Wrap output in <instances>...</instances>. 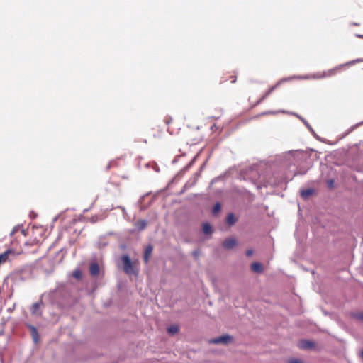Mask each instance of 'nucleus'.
<instances>
[{"label":"nucleus","mask_w":363,"mask_h":363,"mask_svg":"<svg viewBox=\"0 0 363 363\" xmlns=\"http://www.w3.org/2000/svg\"><path fill=\"white\" fill-rule=\"evenodd\" d=\"M221 206L219 203H217L215 204L213 208V213L216 214L220 211Z\"/></svg>","instance_id":"16"},{"label":"nucleus","mask_w":363,"mask_h":363,"mask_svg":"<svg viewBox=\"0 0 363 363\" xmlns=\"http://www.w3.org/2000/svg\"><path fill=\"white\" fill-rule=\"evenodd\" d=\"M41 303H35L32 306L31 311L33 314H36L39 308L40 307Z\"/></svg>","instance_id":"14"},{"label":"nucleus","mask_w":363,"mask_h":363,"mask_svg":"<svg viewBox=\"0 0 363 363\" xmlns=\"http://www.w3.org/2000/svg\"><path fill=\"white\" fill-rule=\"evenodd\" d=\"M194 255L195 257H197L199 256V252L195 251V252H194Z\"/></svg>","instance_id":"25"},{"label":"nucleus","mask_w":363,"mask_h":363,"mask_svg":"<svg viewBox=\"0 0 363 363\" xmlns=\"http://www.w3.org/2000/svg\"><path fill=\"white\" fill-rule=\"evenodd\" d=\"M355 318L360 320H363V313L356 314Z\"/></svg>","instance_id":"21"},{"label":"nucleus","mask_w":363,"mask_h":363,"mask_svg":"<svg viewBox=\"0 0 363 363\" xmlns=\"http://www.w3.org/2000/svg\"><path fill=\"white\" fill-rule=\"evenodd\" d=\"M313 192V189H308L301 191V196L304 198L308 197Z\"/></svg>","instance_id":"15"},{"label":"nucleus","mask_w":363,"mask_h":363,"mask_svg":"<svg viewBox=\"0 0 363 363\" xmlns=\"http://www.w3.org/2000/svg\"><path fill=\"white\" fill-rule=\"evenodd\" d=\"M215 128V124L211 127V129Z\"/></svg>","instance_id":"28"},{"label":"nucleus","mask_w":363,"mask_h":363,"mask_svg":"<svg viewBox=\"0 0 363 363\" xmlns=\"http://www.w3.org/2000/svg\"><path fill=\"white\" fill-rule=\"evenodd\" d=\"M203 232L206 235H210L213 233L212 228L209 223H205L203 224Z\"/></svg>","instance_id":"11"},{"label":"nucleus","mask_w":363,"mask_h":363,"mask_svg":"<svg viewBox=\"0 0 363 363\" xmlns=\"http://www.w3.org/2000/svg\"><path fill=\"white\" fill-rule=\"evenodd\" d=\"M167 332L170 335H174L179 332V327L176 325H170L167 328Z\"/></svg>","instance_id":"12"},{"label":"nucleus","mask_w":363,"mask_h":363,"mask_svg":"<svg viewBox=\"0 0 363 363\" xmlns=\"http://www.w3.org/2000/svg\"><path fill=\"white\" fill-rule=\"evenodd\" d=\"M227 80H228L227 79H224V78H223V79L222 80V82H222V83H224V82H225Z\"/></svg>","instance_id":"27"},{"label":"nucleus","mask_w":363,"mask_h":363,"mask_svg":"<svg viewBox=\"0 0 363 363\" xmlns=\"http://www.w3.org/2000/svg\"><path fill=\"white\" fill-rule=\"evenodd\" d=\"M1 264V263L0 262V265Z\"/></svg>","instance_id":"30"},{"label":"nucleus","mask_w":363,"mask_h":363,"mask_svg":"<svg viewBox=\"0 0 363 363\" xmlns=\"http://www.w3.org/2000/svg\"><path fill=\"white\" fill-rule=\"evenodd\" d=\"M360 357L363 359V350L360 352Z\"/></svg>","instance_id":"26"},{"label":"nucleus","mask_w":363,"mask_h":363,"mask_svg":"<svg viewBox=\"0 0 363 363\" xmlns=\"http://www.w3.org/2000/svg\"><path fill=\"white\" fill-rule=\"evenodd\" d=\"M326 184L328 188L333 189L334 187L335 181L333 179H328Z\"/></svg>","instance_id":"18"},{"label":"nucleus","mask_w":363,"mask_h":363,"mask_svg":"<svg viewBox=\"0 0 363 363\" xmlns=\"http://www.w3.org/2000/svg\"><path fill=\"white\" fill-rule=\"evenodd\" d=\"M147 223L145 220H141L138 222V225L140 229H143L145 228Z\"/></svg>","instance_id":"20"},{"label":"nucleus","mask_w":363,"mask_h":363,"mask_svg":"<svg viewBox=\"0 0 363 363\" xmlns=\"http://www.w3.org/2000/svg\"><path fill=\"white\" fill-rule=\"evenodd\" d=\"M288 363H303L301 359H290L287 362Z\"/></svg>","instance_id":"19"},{"label":"nucleus","mask_w":363,"mask_h":363,"mask_svg":"<svg viewBox=\"0 0 363 363\" xmlns=\"http://www.w3.org/2000/svg\"><path fill=\"white\" fill-rule=\"evenodd\" d=\"M236 245V240L233 238H226L223 242V246L226 250H230Z\"/></svg>","instance_id":"6"},{"label":"nucleus","mask_w":363,"mask_h":363,"mask_svg":"<svg viewBox=\"0 0 363 363\" xmlns=\"http://www.w3.org/2000/svg\"><path fill=\"white\" fill-rule=\"evenodd\" d=\"M152 245H147L145 250V252H144V257H143V259H144V262L145 263H147L148 261H149V258H150V256L151 255L152 252Z\"/></svg>","instance_id":"9"},{"label":"nucleus","mask_w":363,"mask_h":363,"mask_svg":"<svg viewBox=\"0 0 363 363\" xmlns=\"http://www.w3.org/2000/svg\"><path fill=\"white\" fill-rule=\"evenodd\" d=\"M89 272L91 276L96 277L99 274L100 269L97 263H91L89 267Z\"/></svg>","instance_id":"8"},{"label":"nucleus","mask_w":363,"mask_h":363,"mask_svg":"<svg viewBox=\"0 0 363 363\" xmlns=\"http://www.w3.org/2000/svg\"><path fill=\"white\" fill-rule=\"evenodd\" d=\"M251 269L254 272L261 273L263 271V267L262 264H260L259 262H254L251 264Z\"/></svg>","instance_id":"10"},{"label":"nucleus","mask_w":363,"mask_h":363,"mask_svg":"<svg viewBox=\"0 0 363 363\" xmlns=\"http://www.w3.org/2000/svg\"><path fill=\"white\" fill-rule=\"evenodd\" d=\"M21 255V252H16L14 250L8 249L4 252L0 254V262L4 264L7 261L14 259L16 256Z\"/></svg>","instance_id":"1"},{"label":"nucleus","mask_w":363,"mask_h":363,"mask_svg":"<svg viewBox=\"0 0 363 363\" xmlns=\"http://www.w3.org/2000/svg\"><path fill=\"white\" fill-rule=\"evenodd\" d=\"M226 222L228 225H231L235 223V218L233 213H229L226 218Z\"/></svg>","instance_id":"13"},{"label":"nucleus","mask_w":363,"mask_h":363,"mask_svg":"<svg viewBox=\"0 0 363 363\" xmlns=\"http://www.w3.org/2000/svg\"><path fill=\"white\" fill-rule=\"evenodd\" d=\"M298 78L297 77H290L288 78H284L279 80L274 84V86H271L268 91L265 93V94L262 97L261 101L264 100L265 98H267L271 93H272L277 87L280 86V84L284 82H287L294 79Z\"/></svg>","instance_id":"3"},{"label":"nucleus","mask_w":363,"mask_h":363,"mask_svg":"<svg viewBox=\"0 0 363 363\" xmlns=\"http://www.w3.org/2000/svg\"><path fill=\"white\" fill-rule=\"evenodd\" d=\"M37 331L35 328H33V339L36 342L37 341Z\"/></svg>","instance_id":"23"},{"label":"nucleus","mask_w":363,"mask_h":363,"mask_svg":"<svg viewBox=\"0 0 363 363\" xmlns=\"http://www.w3.org/2000/svg\"><path fill=\"white\" fill-rule=\"evenodd\" d=\"M348 64L340 65L339 66H337L333 69H328L327 71H324L320 77H330L334 76L337 72H339L345 66H346Z\"/></svg>","instance_id":"4"},{"label":"nucleus","mask_w":363,"mask_h":363,"mask_svg":"<svg viewBox=\"0 0 363 363\" xmlns=\"http://www.w3.org/2000/svg\"><path fill=\"white\" fill-rule=\"evenodd\" d=\"M215 128V124L211 127V129Z\"/></svg>","instance_id":"29"},{"label":"nucleus","mask_w":363,"mask_h":363,"mask_svg":"<svg viewBox=\"0 0 363 363\" xmlns=\"http://www.w3.org/2000/svg\"><path fill=\"white\" fill-rule=\"evenodd\" d=\"M229 79H230L231 83H235L236 82V77L234 75H231Z\"/></svg>","instance_id":"24"},{"label":"nucleus","mask_w":363,"mask_h":363,"mask_svg":"<svg viewBox=\"0 0 363 363\" xmlns=\"http://www.w3.org/2000/svg\"><path fill=\"white\" fill-rule=\"evenodd\" d=\"M232 337L229 335H225L213 339L211 342L215 344H228L232 341Z\"/></svg>","instance_id":"5"},{"label":"nucleus","mask_w":363,"mask_h":363,"mask_svg":"<svg viewBox=\"0 0 363 363\" xmlns=\"http://www.w3.org/2000/svg\"><path fill=\"white\" fill-rule=\"evenodd\" d=\"M298 346L301 349H311L315 347V343L308 340H301L299 342Z\"/></svg>","instance_id":"7"},{"label":"nucleus","mask_w":363,"mask_h":363,"mask_svg":"<svg viewBox=\"0 0 363 363\" xmlns=\"http://www.w3.org/2000/svg\"><path fill=\"white\" fill-rule=\"evenodd\" d=\"M72 276L76 279H80L82 277V272L79 269H76L73 272Z\"/></svg>","instance_id":"17"},{"label":"nucleus","mask_w":363,"mask_h":363,"mask_svg":"<svg viewBox=\"0 0 363 363\" xmlns=\"http://www.w3.org/2000/svg\"><path fill=\"white\" fill-rule=\"evenodd\" d=\"M252 254H253V250H252V249H249V250H247L246 251V255H247V257H250V256H252Z\"/></svg>","instance_id":"22"},{"label":"nucleus","mask_w":363,"mask_h":363,"mask_svg":"<svg viewBox=\"0 0 363 363\" xmlns=\"http://www.w3.org/2000/svg\"><path fill=\"white\" fill-rule=\"evenodd\" d=\"M121 261L123 264V270L127 274L130 275L135 273L133 263L128 255L122 256Z\"/></svg>","instance_id":"2"}]
</instances>
